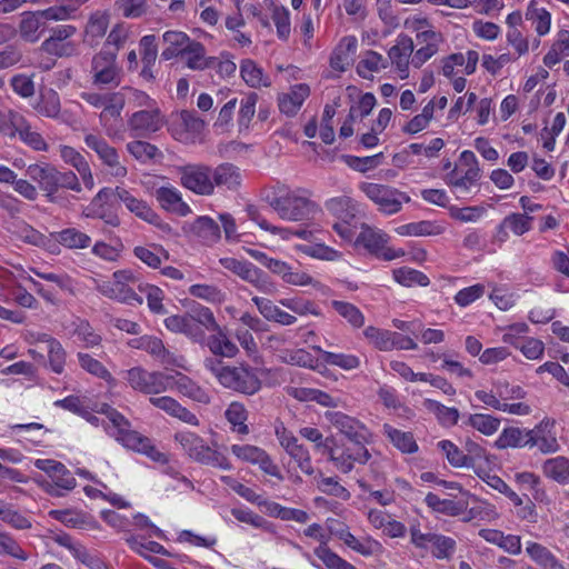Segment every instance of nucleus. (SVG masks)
Instances as JSON below:
<instances>
[{"instance_id": "44", "label": "nucleus", "mask_w": 569, "mask_h": 569, "mask_svg": "<svg viewBox=\"0 0 569 569\" xmlns=\"http://www.w3.org/2000/svg\"><path fill=\"white\" fill-rule=\"evenodd\" d=\"M357 49L356 38H345L330 58V66L338 71H345L351 61V53Z\"/></svg>"}, {"instance_id": "18", "label": "nucleus", "mask_w": 569, "mask_h": 569, "mask_svg": "<svg viewBox=\"0 0 569 569\" xmlns=\"http://www.w3.org/2000/svg\"><path fill=\"white\" fill-rule=\"evenodd\" d=\"M58 169L49 163H32L27 168V176L39 184L50 202H58L57 196Z\"/></svg>"}, {"instance_id": "41", "label": "nucleus", "mask_w": 569, "mask_h": 569, "mask_svg": "<svg viewBox=\"0 0 569 569\" xmlns=\"http://www.w3.org/2000/svg\"><path fill=\"white\" fill-rule=\"evenodd\" d=\"M331 308L352 328L359 329L365 325V315L351 302L342 300L330 301Z\"/></svg>"}, {"instance_id": "33", "label": "nucleus", "mask_w": 569, "mask_h": 569, "mask_svg": "<svg viewBox=\"0 0 569 569\" xmlns=\"http://www.w3.org/2000/svg\"><path fill=\"white\" fill-rule=\"evenodd\" d=\"M326 209L345 222H351L360 213L359 206L346 196L329 199Z\"/></svg>"}, {"instance_id": "54", "label": "nucleus", "mask_w": 569, "mask_h": 569, "mask_svg": "<svg viewBox=\"0 0 569 569\" xmlns=\"http://www.w3.org/2000/svg\"><path fill=\"white\" fill-rule=\"evenodd\" d=\"M467 423L485 436L493 435L499 426L500 419L483 413H472L468 417Z\"/></svg>"}, {"instance_id": "25", "label": "nucleus", "mask_w": 569, "mask_h": 569, "mask_svg": "<svg viewBox=\"0 0 569 569\" xmlns=\"http://www.w3.org/2000/svg\"><path fill=\"white\" fill-rule=\"evenodd\" d=\"M532 439L531 429L508 427L501 431L495 445L498 449L533 448L535 441Z\"/></svg>"}, {"instance_id": "21", "label": "nucleus", "mask_w": 569, "mask_h": 569, "mask_svg": "<svg viewBox=\"0 0 569 569\" xmlns=\"http://www.w3.org/2000/svg\"><path fill=\"white\" fill-rule=\"evenodd\" d=\"M114 200L123 203L130 212L149 223L156 224L159 220V216L144 200L136 198L129 190L122 187L114 189Z\"/></svg>"}, {"instance_id": "7", "label": "nucleus", "mask_w": 569, "mask_h": 569, "mask_svg": "<svg viewBox=\"0 0 569 569\" xmlns=\"http://www.w3.org/2000/svg\"><path fill=\"white\" fill-rule=\"evenodd\" d=\"M360 189L386 214L399 212L402 204L410 201V197L407 193L386 184L365 182Z\"/></svg>"}, {"instance_id": "57", "label": "nucleus", "mask_w": 569, "mask_h": 569, "mask_svg": "<svg viewBox=\"0 0 569 569\" xmlns=\"http://www.w3.org/2000/svg\"><path fill=\"white\" fill-rule=\"evenodd\" d=\"M315 555L323 562L327 569H357L325 545L315 549Z\"/></svg>"}, {"instance_id": "8", "label": "nucleus", "mask_w": 569, "mask_h": 569, "mask_svg": "<svg viewBox=\"0 0 569 569\" xmlns=\"http://www.w3.org/2000/svg\"><path fill=\"white\" fill-rule=\"evenodd\" d=\"M116 51L100 50L91 60V80L94 86L118 87L121 81V70L117 64Z\"/></svg>"}, {"instance_id": "55", "label": "nucleus", "mask_w": 569, "mask_h": 569, "mask_svg": "<svg viewBox=\"0 0 569 569\" xmlns=\"http://www.w3.org/2000/svg\"><path fill=\"white\" fill-rule=\"evenodd\" d=\"M128 38L129 28L124 23H117L108 33L101 50L116 51V56H118L119 50L124 46Z\"/></svg>"}, {"instance_id": "1", "label": "nucleus", "mask_w": 569, "mask_h": 569, "mask_svg": "<svg viewBox=\"0 0 569 569\" xmlns=\"http://www.w3.org/2000/svg\"><path fill=\"white\" fill-rule=\"evenodd\" d=\"M107 417L112 425V436L123 447L146 455L148 458L156 462L167 463L168 458L163 452H160L151 442V440L136 430L131 429L130 422L117 410L110 409L107 411Z\"/></svg>"}, {"instance_id": "53", "label": "nucleus", "mask_w": 569, "mask_h": 569, "mask_svg": "<svg viewBox=\"0 0 569 569\" xmlns=\"http://www.w3.org/2000/svg\"><path fill=\"white\" fill-rule=\"evenodd\" d=\"M279 303L289 309L290 311L299 315V316H307V315H313L316 317L321 316V311L316 306L315 302L303 299V298H283L279 301Z\"/></svg>"}, {"instance_id": "58", "label": "nucleus", "mask_w": 569, "mask_h": 569, "mask_svg": "<svg viewBox=\"0 0 569 569\" xmlns=\"http://www.w3.org/2000/svg\"><path fill=\"white\" fill-rule=\"evenodd\" d=\"M247 417L248 412L244 406L240 402H231L226 410L227 420L241 435H247L249 432L248 426L246 425Z\"/></svg>"}, {"instance_id": "29", "label": "nucleus", "mask_w": 569, "mask_h": 569, "mask_svg": "<svg viewBox=\"0 0 569 569\" xmlns=\"http://www.w3.org/2000/svg\"><path fill=\"white\" fill-rule=\"evenodd\" d=\"M168 377L171 378L169 382V390L176 387V389L186 397L202 403L209 402V396L207 392L188 376L176 371L172 375L168 373Z\"/></svg>"}, {"instance_id": "49", "label": "nucleus", "mask_w": 569, "mask_h": 569, "mask_svg": "<svg viewBox=\"0 0 569 569\" xmlns=\"http://www.w3.org/2000/svg\"><path fill=\"white\" fill-rule=\"evenodd\" d=\"M393 279L405 287H412L416 284L427 287L430 283L429 278L423 272L409 267L395 269Z\"/></svg>"}, {"instance_id": "17", "label": "nucleus", "mask_w": 569, "mask_h": 569, "mask_svg": "<svg viewBox=\"0 0 569 569\" xmlns=\"http://www.w3.org/2000/svg\"><path fill=\"white\" fill-rule=\"evenodd\" d=\"M11 134H7L10 138L19 136L20 140L28 144L30 148L37 151H46L48 144L42 136L34 131L29 121L19 112L10 110Z\"/></svg>"}, {"instance_id": "5", "label": "nucleus", "mask_w": 569, "mask_h": 569, "mask_svg": "<svg viewBox=\"0 0 569 569\" xmlns=\"http://www.w3.org/2000/svg\"><path fill=\"white\" fill-rule=\"evenodd\" d=\"M139 280L131 270H118L113 272L112 282H102L97 289L104 297L124 302L128 305H142L143 299L133 289Z\"/></svg>"}, {"instance_id": "10", "label": "nucleus", "mask_w": 569, "mask_h": 569, "mask_svg": "<svg viewBox=\"0 0 569 569\" xmlns=\"http://www.w3.org/2000/svg\"><path fill=\"white\" fill-rule=\"evenodd\" d=\"M220 383L228 389L243 393L254 395L261 389V381L256 371L244 366H226L220 376Z\"/></svg>"}, {"instance_id": "9", "label": "nucleus", "mask_w": 569, "mask_h": 569, "mask_svg": "<svg viewBox=\"0 0 569 569\" xmlns=\"http://www.w3.org/2000/svg\"><path fill=\"white\" fill-rule=\"evenodd\" d=\"M180 183L186 189L199 196H211L214 183L211 178V168L202 163L180 166L177 168Z\"/></svg>"}, {"instance_id": "31", "label": "nucleus", "mask_w": 569, "mask_h": 569, "mask_svg": "<svg viewBox=\"0 0 569 569\" xmlns=\"http://www.w3.org/2000/svg\"><path fill=\"white\" fill-rule=\"evenodd\" d=\"M333 536L342 540L349 548L355 550L356 552L362 555V556H372L380 551L381 545L371 539L366 538L365 540L360 541L357 539L348 529L347 526H341L339 530L333 531Z\"/></svg>"}, {"instance_id": "23", "label": "nucleus", "mask_w": 569, "mask_h": 569, "mask_svg": "<svg viewBox=\"0 0 569 569\" xmlns=\"http://www.w3.org/2000/svg\"><path fill=\"white\" fill-rule=\"evenodd\" d=\"M153 194L163 210L176 213L180 217H186L191 213L189 204L182 200L181 192L177 188L163 186L156 189Z\"/></svg>"}, {"instance_id": "32", "label": "nucleus", "mask_w": 569, "mask_h": 569, "mask_svg": "<svg viewBox=\"0 0 569 569\" xmlns=\"http://www.w3.org/2000/svg\"><path fill=\"white\" fill-rule=\"evenodd\" d=\"M526 553L541 569H563L558 558L543 545L528 541Z\"/></svg>"}, {"instance_id": "46", "label": "nucleus", "mask_w": 569, "mask_h": 569, "mask_svg": "<svg viewBox=\"0 0 569 569\" xmlns=\"http://www.w3.org/2000/svg\"><path fill=\"white\" fill-rule=\"evenodd\" d=\"M251 219L254 220L261 229L269 231L273 234H281V237L283 239H288L289 236H296L303 240H310L312 237V232L302 227H299L296 229H284V228L272 226L264 218H261L260 214L257 212L251 213Z\"/></svg>"}, {"instance_id": "2", "label": "nucleus", "mask_w": 569, "mask_h": 569, "mask_svg": "<svg viewBox=\"0 0 569 569\" xmlns=\"http://www.w3.org/2000/svg\"><path fill=\"white\" fill-rule=\"evenodd\" d=\"M174 439L192 460L213 468H220L223 470L231 469V465L227 457L218 450L209 447L198 435L189 431H181L176 433Z\"/></svg>"}, {"instance_id": "6", "label": "nucleus", "mask_w": 569, "mask_h": 569, "mask_svg": "<svg viewBox=\"0 0 569 569\" xmlns=\"http://www.w3.org/2000/svg\"><path fill=\"white\" fill-rule=\"evenodd\" d=\"M123 379L138 392L159 395L169 390L171 378L161 371H148L142 367H133L123 372Z\"/></svg>"}, {"instance_id": "24", "label": "nucleus", "mask_w": 569, "mask_h": 569, "mask_svg": "<svg viewBox=\"0 0 569 569\" xmlns=\"http://www.w3.org/2000/svg\"><path fill=\"white\" fill-rule=\"evenodd\" d=\"M310 96V88L306 83L295 84L289 92L278 97V107L280 112L288 117L297 114L305 100Z\"/></svg>"}, {"instance_id": "37", "label": "nucleus", "mask_w": 569, "mask_h": 569, "mask_svg": "<svg viewBox=\"0 0 569 569\" xmlns=\"http://www.w3.org/2000/svg\"><path fill=\"white\" fill-rule=\"evenodd\" d=\"M543 475L560 483H569V459L563 456L547 459L542 465Z\"/></svg>"}, {"instance_id": "51", "label": "nucleus", "mask_w": 569, "mask_h": 569, "mask_svg": "<svg viewBox=\"0 0 569 569\" xmlns=\"http://www.w3.org/2000/svg\"><path fill=\"white\" fill-rule=\"evenodd\" d=\"M138 291L146 296L148 307L153 313L164 315L167 312L162 303L164 299V293L159 287L144 282H139Z\"/></svg>"}, {"instance_id": "38", "label": "nucleus", "mask_w": 569, "mask_h": 569, "mask_svg": "<svg viewBox=\"0 0 569 569\" xmlns=\"http://www.w3.org/2000/svg\"><path fill=\"white\" fill-rule=\"evenodd\" d=\"M240 74L243 81L251 88L269 87L270 77L264 74L263 70L250 59L241 61Z\"/></svg>"}, {"instance_id": "63", "label": "nucleus", "mask_w": 569, "mask_h": 569, "mask_svg": "<svg viewBox=\"0 0 569 569\" xmlns=\"http://www.w3.org/2000/svg\"><path fill=\"white\" fill-rule=\"evenodd\" d=\"M432 539V556L437 559H451L457 547L456 540L450 537L437 533Z\"/></svg>"}, {"instance_id": "16", "label": "nucleus", "mask_w": 569, "mask_h": 569, "mask_svg": "<svg viewBox=\"0 0 569 569\" xmlns=\"http://www.w3.org/2000/svg\"><path fill=\"white\" fill-rule=\"evenodd\" d=\"M356 242L363 246L370 253L381 256L387 261L393 260L405 254L402 250L396 252L391 249H385V246L388 242V236L381 230L371 228L366 224L362 226V230L357 237Z\"/></svg>"}, {"instance_id": "59", "label": "nucleus", "mask_w": 569, "mask_h": 569, "mask_svg": "<svg viewBox=\"0 0 569 569\" xmlns=\"http://www.w3.org/2000/svg\"><path fill=\"white\" fill-rule=\"evenodd\" d=\"M53 485H49L47 488V492L51 496L60 497L63 493L59 491V489L64 491L72 490L76 485V478L71 475V472L66 468H62L61 471L57 472L52 478Z\"/></svg>"}, {"instance_id": "36", "label": "nucleus", "mask_w": 569, "mask_h": 569, "mask_svg": "<svg viewBox=\"0 0 569 569\" xmlns=\"http://www.w3.org/2000/svg\"><path fill=\"white\" fill-rule=\"evenodd\" d=\"M138 348L157 358L162 365H179L176 355L168 350L162 340L157 337H142Z\"/></svg>"}, {"instance_id": "26", "label": "nucleus", "mask_w": 569, "mask_h": 569, "mask_svg": "<svg viewBox=\"0 0 569 569\" xmlns=\"http://www.w3.org/2000/svg\"><path fill=\"white\" fill-rule=\"evenodd\" d=\"M149 401L153 407L164 411L171 417H174L191 426L199 425V420L194 413L182 407L176 399L169 396L150 397Z\"/></svg>"}, {"instance_id": "50", "label": "nucleus", "mask_w": 569, "mask_h": 569, "mask_svg": "<svg viewBox=\"0 0 569 569\" xmlns=\"http://www.w3.org/2000/svg\"><path fill=\"white\" fill-rule=\"evenodd\" d=\"M527 20H531L539 36H545L550 30L551 16L545 8H538L536 1H531L527 12Z\"/></svg>"}, {"instance_id": "39", "label": "nucleus", "mask_w": 569, "mask_h": 569, "mask_svg": "<svg viewBox=\"0 0 569 569\" xmlns=\"http://www.w3.org/2000/svg\"><path fill=\"white\" fill-rule=\"evenodd\" d=\"M383 435L403 453H415L418 451V445L411 432L402 431L385 423Z\"/></svg>"}, {"instance_id": "52", "label": "nucleus", "mask_w": 569, "mask_h": 569, "mask_svg": "<svg viewBox=\"0 0 569 569\" xmlns=\"http://www.w3.org/2000/svg\"><path fill=\"white\" fill-rule=\"evenodd\" d=\"M423 407L435 413L442 425L455 426L458 422L459 411L456 408L446 407L432 399H426Z\"/></svg>"}, {"instance_id": "11", "label": "nucleus", "mask_w": 569, "mask_h": 569, "mask_svg": "<svg viewBox=\"0 0 569 569\" xmlns=\"http://www.w3.org/2000/svg\"><path fill=\"white\" fill-rule=\"evenodd\" d=\"M326 420L343 435L352 445H368L372 435L360 420L341 411L329 410L325 413Z\"/></svg>"}, {"instance_id": "62", "label": "nucleus", "mask_w": 569, "mask_h": 569, "mask_svg": "<svg viewBox=\"0 0 569 569\" xmlns=\"http://www.w3.org/2000/svg\"><path fill=\"white\" fill-rule=\"evenodd\" d=\"M437 447L446 456L448 462L455 468H468V459L465 452L450 440H441Z\"/></svg>"}, {"instance_id": "60", "label": "nucleus", "mask_w": 569, "mask_h": 569, "mask_svg": "<svg viewBox=\"0 0 569 569\" xmlns=\"http://www.w3.org/2000/svg\"><path fill=\"white\" fill-rule=\"evenodd\" d=\"M48 347V366L57 375L64 370L67 352L62 345L54 338L50 340Z\"/></svg>"}, {"instance_id": "13", "label": "nucleus", "mask_w": 569, "mask_h": 569, "mask_svg": "<svg viewBox=\"0 0 569 569\" xmlns=\"http://www.w3.org/2000/svg\"><path fill=\"white\" fill-rule=\"evenodd\" d=\"M219 262L224 269L253 284L258 290L262 292L271 291L272 283L269 281L268 276L251 262L241 261L236 258H221Z\"/></svg>"}, {"instance_id": "64", "label": "nucleus", "mask_w": 569, "mask_h": 569, "mask_svg": "<svg viewBox=\"0 0 569 569\" xmlns=\"http://www.w3.org/2000/svg\"><path fill=\"white\" fill-rule=\"evenodd\" d=\"M533 218L522 213H511L502 220V229H509L512 233L521 236L531 229Z\"/></svg>"}, {"instance_id": "4", "label": "nucleus", "mask_w": 569, "mask_h": 569, "mask_svg": "<svg viewBox=\"0 0 569 569\" xmlns=\"http://www.w3.org/2000/svg\"><path fill=\"white\" fill-rule=\"evenodd\" d=\"M269 204L281 219L289 221L308 219L317 209L315 202L296 191L273 197Z\"/></svg>"}, {"instance_id": "3", "label": "nucleus", "mask_w": 569, "mask_h": 569, "mask_svg": "<svg viewBox=\"0 0 569 569\" xmlns=\"http://www.w3.org/2000/svg\"><path fill=\"white\" fill-rule=\"evenodd\" d=\"M174 439L192 460L213 468H220L223 470L231 469V465L227 457L218 450L209 447L198 435L189 431H181L176 433Z\"/></svg>"}, {"instance_id": "14", "label": "nucleus", "mask_w": 569, "mask_h": 569, "mask_svg": "<svg viewBox=\"0 0 569 569\" xmlns=\"http://www.w3.org/2000/svg\"><path fill=\"white\" fill-rule=\"evenodd\" d=\"M164 124V117L156 106L133 112L128 119V127L137 137H148L159 131Z\"/></svg>"}, {"instance_id": "43", "label": "nucleus", "mask_w": 569, "mask_h": 569, "mask_svg": "<svg viewBox=\"0 0 569 569\" xmlns=\"http://www.w3.org/2000/svg\"><path fill=\"white\" fill-rule=\"evenodd\" d=\"M56 240L68 249H86L91 244V238L76 228L59 231L56 234Z\"/></svg>"}, {"instance_id": "19", "label": "nucleus", "mask_w": 569, "mask_h": 569, "mask_svg": "<svg viewBox=\"0 0 569 569\" xmlns=\"http://www.w3.org/2000/svg\"><path fill=\"white\" fill-rule=\"evenodd\" d=\"M77 28L71 24H59L50 29V36L42 42V49L56 56H70L74 47L70 42L63 43L76 34Z\"/></svg>"}, {"instance_id": "35", "label": "nucleus", "mask_w": 569, "mask_h": 569, "mask_svg": "<svg viewBox=\"0 0 569 569\" xmlns=\"http://www.w3.org/2000/svg\"><path fill=\"white\" fill-rule=\"evenodd\" d=\"M211 332L213 333L207 338L206 343L214 356L232 358L238 353V347L220 326L219 329H212Z\"/></svg>"}, {"instance_id": "15", "label": "nucleus", "mask_w": 569, "mask_h": 569, "mask_svg": "<svg viewBox=\"0 0 569 569\" xmlns=\"http://www.w3.org/2000/svg\"><path fill=\"white\" fill-rule=\"evenodd\" d=\"M367 445H353L352 448L347 447L340 449L338 446L329 449V460L333 462L336 468L343 473H348L353 469L355 463L365 465L371 458Z\"/></svg>"}, {"instance_id": "47", "label": "nucleus", "mask_w": 569, "mask_h": 569, "mask_svg": "<svg viewBox=\"0 0 569 569\" xmlns=\"http://www.w3.org/2000/svg\"><path fill=\"white\" fill-rule=\"evenodd\" d=\"M313 349L321 355V359L330 365L345 370H352L360 366V359L355 355L335 353L315 346Z\"/></svg>"}, {"instance_id": "30", "label": "nucleus", "mask_w": 569, "mask_h": 569, "mask_svg": "<svg viewBox=\"0 0 569 569\" xmlns=\"http://www.w3.org/2000/svg\"><path fill=\"white\" fill-rule=\"evenodd\" d=\"M140 47L142 62L140 77L147 82H152L156 79V76L153 73V66L158 57L156 37L151 34L142 37L140 39Z\"/></svg>"}, {"instance_id": "42", "label": "nucleus", "mask_w": 569, "mask_h": 569, "mask_svg": "<svg viewBox=\"0 0 569 569\" xmlns=\"http://www.w3.org/2000/svg\"><path fill=\"white\" fill-rule=\"evenodd\" d=\"M34 109L40 116L58 119L61 112V101L58 92L53 89L41 92Z\"/></svg>"}, {"instance_id": "27", "label": "nucleus", "mask_w": 569, "mask_h": 569, "mask_svg": "<svg viewBox=\"0 0 569 569\" xmlns=\"http://www.w3.org/2000/svg\"><path fill=\"white\" fill-rule=\"evenodd\" d=\"M110 22V16L107 12H93L86 24L83 43L90 48H94L100 43V40L106 36Z\"/></svg>"}, {"instance_id": "20", "label": "nucleus", "mask_w": 569, "mask_h": 569, "mask_svg": "<svg viewBox=\"0 0 569 569\" xmlns=\"http://www.w3.org/2000/svg\"><path fill=\"white\" fill-rule=\"evenodd\" d=\"M413 41L407 34H399L397 42L388 52V57L392 64L396 66L400 79H406L409 76V59L413 52Z\"/></svg>"}, {"instance_id": "56", "label": "nucleus", "mask_w": 569, "mask_h": 569, "mask_svg": "<svg viewBox=\"0 0 569 569\" xmlns=\"http://www.w3.org/2000/svg\"><path fill=\"white\" fill-rule=\"evenodd\" d=\"M463 513L465 517L462 518V521L465 522H469L471 520L493 521L499 517L496 507L486 501H481L477 506L466 509Z\"/></svg>"}, {"instance_id": "22", "label": "nucleus", "mask_w": 569, "mask_h": 569, "mask_svg": "<svg viewBox=\"0 0 569 569\" xmlns=\"http://www.w3.org/2000/svg\"><path fill=\"white\" fill-rule=\"evenodd\" d=\"M416 39L418 44H421V47L415 52L412 64L416 68H420L438 52L439 44L442 42L443 38L440 32L428 29L417 33Z\"/></svg>"}, {"instance_id": "61", "label": "nucleus", "mask_w": 569, "mask_h": 569, "mask_svg": "<svg viewBox=\"0 0 569 569\" xmlns=\"http://www.w3.org/2000/svg\"><path fill=\"white\" fill-rule=\"evenodd\" d=\"M204 47L198 41H191L188 47L184 48V52L181 54L186 57V63L188 68L192 70H202L207 67L204 62Z\"/></svg>"}, {"instance_id": "40", "label": "nucleus", "mask_w": 569, "mask_h": 569, "mask_svg": "<svg viewBox=\"0 0 569 569\" xmlns=\"http://www.w3.org/2000/svg\"><path fill=\"white\" fill-rule=\"evenodd\" d=\"M191 231L206 244H212L220 239L219 224L209 217H199L191 226Z\"/></svg>"}, {"instance_id": "34", "label": "nucleus", "mask_w": 569, "mask_h": 569, "mask_svg": "<svg viewBox=\"0 0 569 569\" xmlns=\"http://www.w3.org/2000/svg\"><path fill=\"white\" fill-rule=\"evenodd\" d=\"M426 505L436 512L443 513L450 517H457L462 515L468 503L461 500L441 499L433 492L427 493L425 497Z\"/></svg>"}, {"instance_id": "48", "label": "nucleus", "mask_w": 569, "mask_h": 569, "mask_svg": "<svg viewBox=\"0 0 569 569\" xmlns=\"http://www.w3.org/2000/svg\"><path fill=\"white\" fill-rule=\"evenodd\" d=\"M126 97L122 91L110 92V99L99 114L100 123L106 127L109 120L120 118Z\"/></svg>"}, {"instance_id": "28", "label": "nucleus", "mask_w": 569, "mask_h": 569, "mask_svg": "<svg viewBox=\"0 0 569 569\" xmlns=\"http://www.w3.org/2000/svg\"><path fill=\"white\" fill-rule=\"evenodd\" d=\"M211 178L214 188H224L227 190L236 191L242 181L241 171L232 163L224 162L211 169Z\"/></svg>"}, {"instance_id": "12", "label": "nucleus", "mask_w": 569, "mask_h": 569, "mask_svg": "<svg viewBox=\"0 0 569 569\" xmlns=\"http://www.w3.org/2000/svg\"><path fill=\"white\" fill-rule=\"evenodd\" d=\"M84 143L97 153L99 160L108 168V172L112 177L124 178L128 174L126 166L120 161L118 150L110 146L102 136L88 132L84 136Z\"/></svg>"}, {"instance_id": "45", "label": "nucleus", "mask_w": 569, "mask_h": 569, "mask_svg": "<svg viewBox=\"0 0 569 569\" xmlns=\"http://www.w3.org/2000/svg\"><path fill=\"white\" fill-rule=\"evenodd\" d=\"M38 16H40L38 11L23 12L21 16L18 30L21 39H23L27 42L34 43L40 39V20Z\"/></svg>"}]
</instances>
